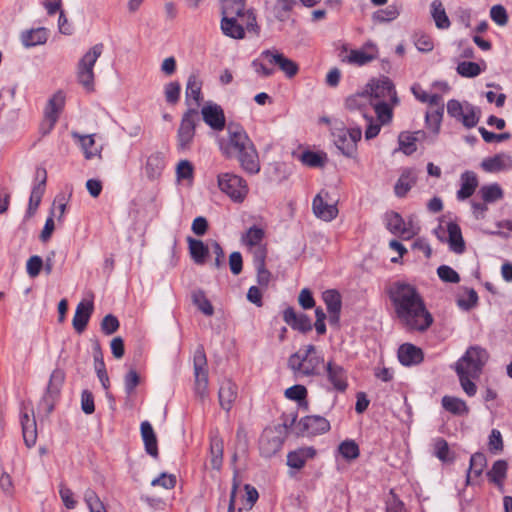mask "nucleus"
I'll return each instance as SVG.
<instances>
[{"label":"nucleus","instance_id":"a211bd4d","mask_svg":"<svg viewBox=\"0 0 512 512\" xmlns=\"http://www.w3.org/2000/svg\"><path fill=\"white\" fill-rule=\"evenodd\" d=\"M298 426L303 435L315 436L330 430L329 421L319 415H309L300 419Z\"/></svg>","mask_w":512,"mask_h":512},{"label":"nucleus","instance_id":"39448f33","mask_svg":"<svg viewBox=\"0 0 512 512\" xmlns=\"http://www.w3.org/2000/svg\"><path fill=\"white\" fill-rule=\"evenodd\" d=\"M102 52L103 44H95L79 59L77 63L76 79L86 92L90 93L95 89L94 66L102 55Z\"/></svg>","mask_w":512,"mask_h":512},{"label":"nucleus","instance_id":"7ed1b4c3","mask_svg":"<svg viewBox=\"0 0 512 512\" xmlns=\"http://www.w3.org/2000/svg\"><path fill=\"white\" fill-rule=\"evenodd\" d=\"M324 364L323 355L313 344L301 347L287 361L288 368L297 379L322 375Z\"/></svg>","mask_w":512,"mask_h":512},{"label":"nucleus","instance_id":"680f3d73","mask_svg":"<svg viewBox=\"0 0 512 512\" xmlns=\"http://www.w3.org/2000/svg\"><path fill=\"white\" fill-rule=\"evenodd\" d=\"M455 371L459 377L460 385L463 391L469 396L472 397L477 392L476 384L472 381L473 376L472 373L466 372V370L460 371V369L455 368Z\"/></svg>","mask_w":512,"mask_h":512},{"label":"nucleus","instance_id":"a878e982","mask_svg":"<svg viewBox=\"0 0 512 512\" xmlns=\"http://www.w3.org/2000/svg\"><path fill=\"white\" fill-rule=\"evenodd\" d=\"M398 359L404 366H413L420 364L424 355L421 348L411 343H404L398 349Z\"/></svg>","mask_w":512,"mask_h":512},{"label":"nucleus","instance_id":"052dcab7","mask_svg":"<svg viewBox=\"0 0 512 512\" xmlns=\"http://www.w3.org/2000/svg\"><path fill=\"white\" fill-rule=\"evenodd\" d=\"M443 118V105L442 101L436 105H430L428 111L426 112V123L429 128H439L441 121Z\"/></svg>","mask_w":512,"mask_h":512},{"label":"nucleus","instance_id":"864d4df0","mask_svg":"<svg viewBox=\"0 0 512 512\" xmlns=\"http://www.w3.org/2000/svg\"><path fill=\"white\" fill-rule=\"evenodd\" d=\"M415 184L411 171H404L395 184L394 190L398 197H404Z\"/></svg>","mask_w":512,"mask_h":512},{"label":"nucleus","instance_id":"9d476101","mask_svg":"<svg viewBox=\"0 0 512 512\" xmlns=\"http://www.w3.org/2000/svg\"><path fill=\"white\" fill-rule=\"evenodd\" d=\"M297 5L296 0H265L264 17L269 24L288 21Z\"/></svg>","mask_w":512,"mask_h":512},{"label":"nucleus","instance_id":"dca6fc26","mask_svg":"<svg viewBox=\"0 0 512 512\" xmlns=\"http://www.w3.org/2000/svg\"><path fill=\"white\" fill-rule=\"evenodd\" d=\"M361 135L362 130H336V133H333L335 145L348 157L356 151L357 142L361 139Z\"/></svg>","mask_w":512,"mask_h":512},{"label":"nucleus","instance_id":"5fc2aeb1","mask_svg":"<svg viewBox=\"0 0 512 512\" xmlns=\"http://www.w3.org/2000/svg\"><path fill=\"white\" fill-rule=\"evenodd\" d=\"M338 452L347 461L355 460L360 455L358 444L354 440H344L338 446Z\"/></svg>","mask_w":512,"mask_h":512},{"label":"nucleus","instance_id":"4468645a","mask_svg":"<svg viewBox=\"0 0 512 512\" xmlns=\"http://www.w3.org/2000/svg\"><path fill=\"white\" fill-rule=\"evenodd\" d=\"M346 51L343 61L356 66H364L379 56V50L374 42L368 41L359 49H350Z\"/></svg>","mask_w":512,"mask_h":512},{"label":"nucleus","instance_id":"1a4fd4ad","mask_svg":"<svg viewBox=\"0 0 512 512\" xmlns=\"http://www.w3.org/2000/svg\"><path fill=\"white\" fill-rule=\"evenodd\" d=\"M202 79L198 72H193L188 76L185 87V104L188 107V112L183 119V124L190 116L198 115V108L202 102Z\"/></svg>","mask_w":512,"mask_h":512},{"label":"nucleus","instance_id":"3c124183","mask_svg":"<svg viewBox=\"0 0 512 512\" xmlns=\"http://www.w3.org/2000/svg\"><path fill=\"white\" fill-rule=\"evenodd\" d=\"M44 192V181H40L37 185L33 187L26 212L27 217H32L35 214L41 203V199Z\"/></svg>","mask_w":512,"mask_h":512},{"label":"nucleus","instance_id":"774afa93","mask_svg":"<svg viewBox=\"0 0 512 512\" xmlns=\"http://www.w3.org/2000/svg\"><path fill=\"white\" fill-rule=\"evenodd\" d=\"M140 383V376L135 369H130L124 376V387L127 396L134 394L136 387Z\"/></svg>","mask_w":512,"mask_h":512},{"label":"nucleus","instance_id":"a19ab883","mask_svg":"<svg viewBox=\"0 0 512 512\" xmlns=\"http://www.w3.org/2000/svg\"><path fill=\"white\" fill-rule=\"evenodd\" d=\"M93 356H94V366H95V371L97 373V376H98L103 388L105 390H108V388L110 386V381H109V377H108V374H107V371L105 368L102 350H101L100 344L98 342H96V344L94 346Z\"/></svg>","mask_w":512,"mask_h":512},{"label":"nucleus","instance_id":"2eb2a0df","mask_svg":"<svg viewBox=\"0 0 512 512\" xmlns=\"http://www.w3.org/2000/svg\"><path fill=\"white\" fill-rule=\"evenodd\" d=\"M323 370L332 389L344 393L348 388V375L343 366L333 360L325 362Z\"/></svg>","mask_w":512,"mask_h":512},{"label":"nucleus","instance_id":"58836bf2","mask_svg":"<svg viewBox=\"0 0 512 512\" xmlns=\"http://www.w3.org/2000/svg\"><path fill=\"white\" fill-rule=\"evenodd\" d=\"M430 13L433 21L435 22V26L438 29L445 30L450 27L451 22L440 0H433L431 2Z\"/></svg>","mask_w":512,"mask_h":512},{"label":"nucleus","instance_id":"37998d69","mask_svg":"<svg viewBox=\"0 0 512 512\" xmlns=\"http://www.w3.org/2000/svg\"><path fill=\"white\" fill-rule=\"evenodd\" d=\"M94 136V134L81 135L77 132H73V137L80 143V146L87 159L96 156L100 152V147L95 143Z\"/></svg>","mask_w":512,"mask_h":512},{"label":"nucleus","instance_id":"c85d7f7f","mask_svg":"<svg viewBox=\"0 0 512 512\" xmlns=\"http://www.w3.org/2000/svg\"><path fill=\"white\" fill-rule=\"evenodd\" d=\"M283 320L293 329L308 332L312 329L310 318L305 314H297L292 307L283 312Z\"/></svg>","mask_w":512,"mask_h":512},{"label":"nucleus","instance_id":"338daca9","mask_svg":"<svg viewBox=\"0 0 512 512\" xmlns=\"http://www.w3.org/2000/svg\"><path fill=\"white\" fill-rule=\"evenodd\" d=\"M449 453L450 450L447 441L444 438H436L434 441L435 456L442 462H449L452 461V458L449 457Z\"/></svg>","mask_w":512,"mask_h":512},{"label":"nucleus","instance_id":"6e6d98bb","mask_svg":"<svg viewBox=\"0 0 512 512\" xmlns=\"http://www.w3.org/2000/svg\"><path fill=\"white\" fill-rule=\"evenodd\" d=\"M210 453L212 468L219 470L223 459V441L220 438L214 437L211 439Z\"/></svg>","mask_w":512,"mask_h":512},{"label":"nucleus","instance_id":"e2e57ef3","mask_svg":"<svg viewBox=\"0 0 512 512\" xmlns=\"http://www.w3.org/2000/svg\"><path fill=\"white\" fill-rule=\"evenodd\" d=\"M193 303L198 309L207 316H211L214 313V309L210 301L207 299L205 293L202 290L193 292L192 294Z\"/></svg>","mask_w":512,"mask_h":512},{"label":"nucleus","instance_id":"09e8293b","mask_svg":"<svg viewBox=\"0 0 512 512\" xmlns=\"http://www.w3.org/2000/svg\"><path fill=\"white\" fill-rule=\"evenodd\" d=\"M277 69L281 71L286 78L292 79L299 72V65L292 59L285 56L284 53L280 51L277 63Z\"/></svg>","mask_w":512,"mask_h":512},{"label":"nucleus","instance_id":"49530a36","mask_svg":"<svg viewBox=\"0 0 512 512\" xmlns=\"http://www.w3.org/2000/svg\"><path fill=\"white\" fill-rule=\"evenodd\" d=\"M400 6L393 3L386 8L379 9L372 14V20L377 23H389L396 20L400 15Z\"/></svg>","mask_w":512,"mask_h":512},{"label":"nucleus","instance_id":"a18cd8bd","mask_svg":"<svg viewBox=\"0 0 512 512\" xmlns=\"http://www.w3.org/2000/svg\"><path fill=\"white\" fill-rule=\"evenodd\" d=\"M441 403L446 411L454 415H467L469 413V407L460 398L446 395L442 398Z\"/></svg>","mask_w":512,"mask_h":512},{"label":"nucleus","instance_id":"4c0bfd02","mask_svg":"<svg viewBox=\"0 0 512 512\" xmlns=\"http://www.w3.org/2000/svg\"><path fill=\"white\" fill-rule=\"evenodd\" d=\"M164 167H165L164 156L161 153L156 152V153L151 154L147 158L144 170H145L146 176L150 180H156L161 176Z\"/></svg>","mask_w":512,"mask_h":512},{"label":"nucleus","instance_id":"79ce46f5","mask_svg":"<svg viewBox=\"0 0 512 512\" xmlns=\"http://www.w3.org/2000/svg\"><path fill=\"white\" fill-rule=\"evenodd\" d=\"M508 463L505 460H497L493 463L492 468L487 472L490 482L503 489V483L507 476Z\"/></svg>","mask_w":512,"mask_h":512},{"label":"nucleus","instance_id":"2f4dec72","mask_svg":"<svg viewBox=\"0 0 512 512\" xmlns=\"http://www.w3.org/2000/svg\"><path fill=\"white\" fill-rule=\"evenodd\" d=\"M21 427L25 445L28 448L33 447L37 440V426L34 415L32 414L30 417L27 411H22Z\"/></svg>","mask_w":512,"mask_h":512},{"label":"nucleus","instance_id":"72a5a7b5","mask_svg":"<svg viewBox=\"0 0 512 512\" xmlns=\"http://www.w3.org/2000/svg\"><path fill=\"white\" fill-rule=\"evenodd\" d=\"M481 167L486 172H500L512 168V157L506 154H498L482 161Z\"/></svg>","mask_w":512,"mask_h":512},{"label":"nucleus","instance_id":"e433bc0d","mask_svg":"<svg viewBox=\"0 0 512 512\" xmlns=\"http://www.w3.org/2000/svg\"><path fill=\"white\" fill-rule=\"evenodd\" d=\"M448 244L451 251L462 254L465 251V242L460 226L455 222L447 224Z\"/></svg>","mask_w":512,"mask_h":512},{"label":"nucleus","instance_id":"8fccbe9b","mask_svg":"<svg viewBox=\"0 0 512 512\" xmlns=\"http://www.w3.org/2000/svg\"><path fill=\"white\" fill-rule=\"evenodd\" d=\"M246 11V0H221V15L241 17Z\"/></svg>","mask_w":512,"mask_h":512},{"label":"nucleus","instance_id":"6ab92c4d","mask_svg":"<svg viewBox=\"0 0 512 512\" xmlns=\"http://www.w3.org/2000/svg\"><path fill=\"white\" fill-rule=\"evenodd\" d=\"M386 227L392 234L399 235L405 240L411 239L417 234L412 226H406L399 213L393 211L386 214Z\"/></svg>","mask_w":512,"mask_h":512},{"label":"nucleus","instance_id":"cd10ccee","mask_svg":"<svg viewBox=\"0 0 512 512\" xmlns=\"http://www.w3.org/2000/svg\"><path fill=\"white\" fill-rule=\"evenodd\" d=\"M323 301L326 304L329 313V321L331 324H337L339 314L342 308L341 295L337 290L330 289L323 292Z\"/></svg>","mask_w":512,"mask_h":512},{"label":"nucleus","instance_id":"603ef678","mask_svg":"<svg viewBox=\"0 0 512 512\" xmlns=\"http://www.w3.org/2000/svg\"><path fill=\"white\" fill-rule=\"evenodd\" d=\"M485 70V64L483 67L476 62L463 61L457 65L456 71L459 75L466 78H473L480 75Z\"/></svg>","mask_w":512,"mask_h":512},{"label":"nucleus","instance_id":"c756f323","mask_svg":"<svg viewBox=\"0 0 512 512\" xmlns=\"http://www.w3.org/2000/svg\"><path fill=\"white\" fill-rule=\"evenodd\" d=\"M219 404L222 409L229 412L237 398V386L231 380H224L218 391Z\"/></svg>","mask_w":512,"mask_h":512},{"label":"nucleus","instance_id":"0eeeda50","mask_svg":"<svg viewBox=\"0 0 512 512\" xmlns=\"http://www.w3.org/2000/svg\"><path fill=\"white\" fill-rule=\"evenodd\" d=\"M217 185L220 191L235 203H242L249 193L246 180L234 173L225 172L218 174Z\"/></svg>","mask_w":512,"mask_h":512},{"label":"nucleus","instance_id":"f3484780","mask_svg":"<svg viewBox=\"0 0 512 512\" xmlns=\"http://www.w3.org/2000/svg\"><path fill=\"white\" fill-rule=\"evenodd\" d=\"M66 103V94L62 90L53 93L44 108V120L47 125L53 127L64 109Z\"/></svg>","mask_w":512,"mask_h":512},{"label":"nucleus","instance_id":"20e7f679","mask_svg":"<svg viewBox=\"0 0 512 512\" xmlns=\"http://www.w3.org/2000/svg\"><path fill=\"white\" fill-rule=\"evenodd\" d=\"M370 99L377 101L389 100L394 105H397L399 102L392 81L386 76H381L380 78L370 80L362 91L349 96L346 99V107L357 109Z\"/></svg>","mask_w":512,"mask_h":512},{"label":"nucleus","instance_id":"4d7b16f0","mask_svg":"<svg viewBox=\"0 0 512 512\" xmlns=\"http://www.w3.org/2000/svg\"><path fill=\"white\" fill-rule=\"evenodd\" d=\"M479 193L485 203H492L503 198V190L497 183L482 186Z\"/></svg>","mask_w":512,"mask_h":512},{"label":"nucleus","instance_id":"ea45409f","mask_svg":"<svg viewBox=\"0 0 512 512\" xmlns=\"http://www.w3.org/2000/svg\"><path fill=\"white\" fill-rule=\"evenodd\" d=\"M188 245L192 260L197 265H203L209 254L208 245H205L201 240L194 239L191 237L188 238Z\"/></svg>","mask_w":512,"mask_h":512},{"label":"nucleus","instance_id":"bb28decb","mask_svg":"<svg viewBox=\"0 0 512 512\" xmlns=\"http://www.w3.org/2000/svg\"><path fill=\"white\" fill-rule=\"evenodd\" d=\"M94 305L92 301H81L75 310L73 317V327L77 333H82L89 322V319L93 313Z\"/></svg>","mask_w":512,"mask_h":512},{"label":"nucleus","instance_id":"13d9d810","mask_svg":"<svg viewBox=\"0 0 512 512\" xmlns=\"http://www.w3.org/2000/svg\"><path fill=\"white\" fill-rule=\"evenodd\" d=\"M411 91H412L413 95L415 96V98L422 103H428L429 105L438 106V104L442 101V97L440 95H438L436 93L429 94L419 84H414L411 87Z\"/></svg>","mask_w":512,"mask_h":512},{"label":"nucleus","instance_id":"de8ad7c7","mask_svg":"<svg viewBox=\"0 0 512 512\" xmlns=\"http://www.w3.org/2000/svg\"><path fill=\"white\" fill-rule=\"evenodd\" d=\"M487 465L486 457L481 452L474 453L470 458V465L467 473L466 483L470 484L471 474L479 477Z\"/></svg>","mask_w":512,"mask_h":512},{"label":"nucleus","instance_id":"aec40b11","mask_svg":"<svg viewBox=\"0 0 512 512\" xmlns=\"http://www.w3.org/2000/svg\"><path fill=\"white\" fill-rule=\"evenodd\" d=\"M49 38V31L45 27L30 28L21 31L19 39L21 44L29 49L44 45Z\"/></svg>","mask_w":512,"mask_h":512},{"label":"nucleus","instance_id":"c03bdc74","mask_svg":"<svg viewBox=\"0 0 512 512\" xmlns=\"http://www.w3.org/2000/svg\"><path fill=\"white\" fill-rule=\"evenodd\" d=\"M301 162L311 168H322L328 161L327 154L322 151H303L300 156Z\"/></svg>","mask_w":512,"mask_h":512},{"label":"nucleus","instance_id":"bf43d9fd","mask_svg":"<svg viewBox=\"0 0 512 512\" xmlns=\"http://www.w3.org/2000/svg\"><path fill=\"white\" fill-rule=\"evenodd\" d=\"M164 99L167 104L175 105L179 102L181 85L178 81H170L163 87Z\"/></svg>","mask_w":512,"mask_h":512},{"label":"nucleus","instance_id":"c9c22d12","mask_svg":"<svg viewBox=\"0 0 512 512\" xmlns=\"http://www.w3.org/2000/svg\"><path fill=\"white\" fill-rule=\"evenodd\" d=\"M460 180L461 187L457 191V198L465 200L474 194L478 186L477 175L473 171H465L462 173Z\"/></svg>","mask_w":512,"mask_h":512},{"label":"nucleus","instance_id":"f257e3e1","mask_svg":"<svg viewBox=\"0 0 512 512\" xmlns=\"http://www.w3.org/2000/svg\"><path fill=\"white\" fill-rule=\"evenodd\" d=\"M396 318L408 331L425 332L433 324V316L417 288L404 281H395L386 289Z\"/></svg>","mask_w":512,"mask_h":512},{"label":"nucleus","instance_id":"9b49d317","mask_svg":"<svg viewBox=\"0 0 512 512\" xmlns=\"http://www.w3.org/2000/svg\"><path fill=\"white\" fill-rule=\"evenodd\" d=\"M64 381L65 372L59 368L54 369L50 375L46 391L40 401V405L43 406L47 413H51L54 409L55 403L59 399Z\"/></svg>","mask_w":512,"mask_h":512},{"label":"nucleus","instance_id":"4be33fe9","mask_svg":"<svg viewBox=\"0 0 512 512\" xmlns=\"http://www.w3.org/2000/svg\"><path fill=\"white\" fill-rule=\"evenodd\" d=\"M394 105L391 101H378L373 104L376 114V123L372 119L368 120L366 128H380L381 126L388 125L393 117Z\"/></svg>","mask_w":512,"mask_h":512},{"label":"nucleus","instance_id":"f03ea898","mask_svg":"<svg viewBox=\"0 0 512 512\" xmlns=\"http://www.w3.org/2000/svg\"><path fill=\"white\" fill-rule=\"evenodd\" d=\"M222 132L223 130H219ZM226 135H218L222 153L231 158L237 157L241 167L249 174L260 171L257 151L244 130H225Z\"/></svg>","mask_w":512,"mask_h":512},{"label":"nucleus","instance_id":"b1692460","mask_svg":"<svg viewBox=\"0 0 512 512\" xmlns=\"http://www.w3.org/2000/svg\"><path fill=\"white\" fill-rule=\"evenodd\" d=\"M424 137V130H404L398 136L399 150L405 155L413 154Z\"/></svg>","mask_w":512,"mask_h":512},{"label":"nucleus","instance_id":"423d86ee","mask_svg":"<svg viewBox=\"0 0 512 512\" xmlns=\"http://www.w3.org/2000/svg\"><path fill=\"white\" fill-rule=\"evenodd\" d=\"M447 114L465 128H474L480 119L481 110L479 107L468 101L450 99L446 105Z\"/></svg>","mask_w":512,"mask_h":512},{"label":"nucleus","instance_id":"473e14b6","mask_svg":"<svg viewBox=\"0 0 512 512\" xmlns=\"http://www.w3.org/2000/svg\"><path fill=\"white\" fill-rule=\"evenodd\" d=\"M238 16L222 15L220 28L222 33L233 39H243L245 28L238 23Z\"/></svg>","mask_w":512,"mask_h":512},{"label":"nucleus","instance_id":"f8f14e48","mask_svg":"<svg viewBox=\"0 0 512 512\" xmlns=\"http://www.w3.org/2000/svg\"><path fill=\"white\" fill-rule=\"evenodd\" d=\"M280 50L265 49L251 62L255 74L260 78H268L275 74Z\"/></svg>","mask_w":512,"mask_h":512},{"label":"nucleus","instance_id":"69168bd1","mask_svg":"<svg viewBox=\"0 0 512 512\" xmlns=\"http://www.w3.org/2000/svg\"><path fill=\"white\" fill-rule=\"evenodd\" d=\"M264 230L262 228L253 226L248 229L246 234L243 236L242 241L249 247L261 245L264 238Z\"/></svg>","mask_w":512,"mask_h":512},{"label":"nucleus","instance_id":"ddd939ff","mask_svg":"<svg viewBox=\"0 0 512 512\" xmlns=\"http://www.w3.org/2000/svg\"><path fill=\"white\" fill-rule=\"evenodd\" d=\"M193 363L195 376V393L201 399H204L208 395V370L206 354L202 347L196 349Z\"/></svg>","mask_w":512,"mask_h":512},{"label":"nucleus","instance_id":"412c9836","mask_svg":"<svg viewBox=\"0 0 512 512\" xmlns=\"http://www.w3.org/2000/svg\"><path fill=\"white\" fill-rule=\"evenodd\" d=\"M324 196H328V192L322 190L313 199L312 208L314 214L324 220L331 221L336 218L338 210L335 205L328 204L324 201Z\"/></svg>","mask_w":512,"mask_h":512},{"label":"nucleus","instance_id":"393cba45","mask_svg":"<svg viewBox=\"0 0 512 512\" xmlns=\"http://www.w3.org/2000/svg\"><path fill=\"white\" fill-rule=\"evenodd\" d=\"M204 122L210 128H224L225 116L223 109L216 103L207 102L201 109Z\"/></svg>","mask_w":512,"mask_h":512},{"label":"nucleus","instance_id":"0e129e2a","mask_svg":"<svg viewBox=\"0 0 512 512\" xmlns=\"http://www.w3.org/2000/svg\"><path fill=\"white\" fill-rule=\"evenodd\" d=\"M84 501L90 512H107L104 504L92 489H87L84 493Z\"/></svg>","mask_w":512,"mask_h":512},{"label":"nucleus","instance_id":"5701e85b","mask_svg":"<svg viewBox=\"0 0 512 512\" xmlns=\"http://www.w3.org/2000/svg\"><path fill=\"white\" fill-rule=\"evenodd\" d=\"M283 445L282 439L275 435L272 430H265L259 440L260 454L265 458L274 456L281 450Z\"/></svg>","mask_w":512,"mask_h":512},{"label":"nucleus","instance_id":"7c9ffc66","mask_svg":"<svg viewBox=\"0 0 512 512\" xmlns=\"http://www.w3.org/2000/svg\"><path fill=\"white\" fill-rule=\"evenodd\" d=\"M316 455V450L313 447H301L291 451L287 455V465L293 469H302L307 460L313 459Z\"/></svg>","mask_w":512,"mask_h":512},{"label":"nucleus","instance_id":"f704fd0d","mask_svg":"<svg viewBox=\"0 0 512 512\" xmlns=\"http://www.w3.org/2000/svg\"><path fill=\"white\" fill-rule=\"evenodd\" d=\"M140 431L146 452L154 458L158 457L157 438L152 425L148 421H143Z\"/></svg>","mask_w":512,"mask_h":512},{"label":"nucleus","instance_id":"6e6552de","mask_svg":"<svg viewBox=\"0 0 512 512\" xmlns=\"http://www.w3.org/2000/svg\"><path fill=\"white\" fill-rule=\"evenodd\" d=\"M489 359V353L481 346H470L465 354L456 362L455 368L472 373L473 378H479Z\"/></svg>","mask_w":512,"mask_h":512}]
</instances>
